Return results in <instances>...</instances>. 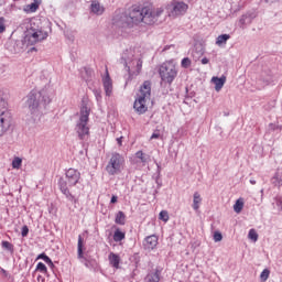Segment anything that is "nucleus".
I'll use <instances>...</instances> for the list:
<instances>
[{"instance_id": "obj_43", "label": "nucleus", "mask_w": 282, "mask_h": 282, "mask_svg": "<svg viewBox=\"0 0 282 282\" xmlns=\"http://www.w3.org/2000/svg\"><path fill=\"white\" fill-rule=\"evenodd\" d=\"M29 232H30V228L26 225H24L22 227L21 236L22 237H28Z\"/></svg>"}, {"instance_id": "obj_30", "label": "nucleus", "mask_w": 282, "mask_h": 282, "mask_svg": "<svg viewBox=\"0 0 282 282\" xmlns=\"http://www.w3.org/2000/svg\"><path fill=\"white\" fill-rule=\"evenodd\" d=\"M2 248L4 249V250H8V252H14V245L13 243H11L10 241H6V240H3L2 241Z\"/></svg>"}, {"instance_id": "obj_17", "label": "nucleus", "mask_w": 282, "mask_h": 282, "mask_svg": "<svg viewBox=\"0 0 282 282\" xmlns=\"http://www.w3.org/2000/svg\"><path fill=\"white\" fill-rule=\"evenodd\" d=\"M212 83H214L216 91H221L224 85H226V76L223 75L221 77H213Z\"/></svg>"}, {"instance_id": "obj_41", "label": "nucleus", "mask_w": 282, "mask_h": 282, "mask_svg": "<svg viewBox=\"0 0 282 282\" xmlns=\"http://www.w3.org/2000/svg\"><path fill=\"white\" fill-rule=\"evenodd\" d=\"M131 261H132V263H134L135 268H138V265H140V254L134 253L132 256V260Z\"/></svg>"}, {"instance_id": "obj_18", "label": "nucleus", "mask_w": 282, "mask_h": 282, "mask_svg": "<svg viewBox=\"0 0 282 282\" xmlns=\"http://www.w3.org/2000/svg\"><path fill=\"white\" fill-rule=\"evenodd\" d=\"M188 10V4L184 3V2H174L173 6V11L176 14H183L184 12H186Z\"/></svg>"}, {"instance_id": "obj_31", "label": "nucleus", "mask_w": 282, "mask_h": 282, "mask_svg": "<svg viewBox=\"0 0 282 282\" xmlns=\"http://www.w3.org/2000/svg\"><path fill=\"white\" fill-rule=\"evenodd\" d=\"M271 182H272L273 186H278V188H280V186H282V178H279V173L274 174V176L271 178Z\"/></svg>"}, {"instance_id": "obj_33", "label": "nucleus", "mask_w": 282, "mask_h": 282, "mask_svg": "<svg viewBox=\"0 0 282 282\" xmlns=\"http://www.w3.org/2000/svg\"><path fill=\"white\" fill-rule=\"evenodd\" d=\"M248 237L251 239V241H258L259 240V234H257V230L250 229Z\"/></svg>"}, {"instance_id": "obj_55", "label": "nucleus", "mask_w": 282, "mask_h": 282, "mask_svg": "<svg viewBox=\"0 0 282 282\" xmlns=\"http://www.w3.org/2000/svg\"><path fill=\"white\" fill-rule=\"evenodd\" d=\"M1 272H3L4 274H8V271H6L4 269H1Z\"/></svg>"}, {"instance_id": "obj_11", "label": "nucleus", "mask_w": 282, "mask_h": 282, "mask_svg": "<svg viewBox=\"0 0 282 282\" xmlns=\"http://www.w3.org/2000/svg\"><path fill=\"white\" fill-rule=\"evenodd\" d=\"M133 51L126 50L121 56V65H123L131 77V64L134 65L133 63Z\"/></svg>"}, {"instance_id": "obj_13", "label": "nucleus", "mask_w": 282, "mask_h": 282, "mask_svg": "<svg viewBox=\"0 0 282 282\" xmlns=\"http://www.w3.org/2000/svg\"><path fill=\"white\" fill-rule=\"evenodd\" d=\"M254 19H257V13L254 11H248L246 14H242L239 20L240 28L245 30L246 25H250Z\"/></svg>"}, {"instance_id": "obj_5", "label": "nucleus", "mask_w": 282, "mask_h": 282, "mask_svg": "<svg viewBox=\"0 0 282 282\" xmlns=\"http://www.w3.org/2000/svg\"><path fill=\"white\" fill-rule=\"evenodd\" d=\"M89 113H91V109L84 102L79 111V119L75 127L79 140H87V138H89V127H87L89 122Z\"/></svg>"}, {"instance_id": "obj_25", "label": "nucleus", "mask_w": 282, "mask_h": 282, "mask_svg": "<svg viewBox=\"0 0 282 282\" xmlns=\"http://www.w3.org/2000/svg\"><path fill=\"white\" fill-rule=\"evenodd\" d=\"M36 259H42V261H44V263H47L50 268H54V262L45 252L40 253Z\"/></svg>"}, {"instance_id": "obj_24", "label": "nucleus", "mask_w": 282, "mask_h": 282, "mask_svg": "<svg viewBox=\"0 0 282 282\" xmlns=\"http://www.w3.org/2000/svg\"><path fill=\"white\" fill-rule=\"evenodd\" d=\"M126 236L127 235L122 230H120V228H117L113 234V241H116V243H119V241H122Z\"/></svg>"}, {"instance_id": "obj_52", "label": "nucleus", "mask_w": 282, "mask_h": 282, "mask_svg": "<svg viewBox=\"0 0 282 282\" xmlns=\"http://www.w3.org/2000/svg\"><path fill=\"white\" fill-rule=\"evenodd\" d=\"M264 3H274V0H264Z\"/></svg>"}, {"instance_id": "obj_51", "label": "nucleus", "mask_w": 282, "mask_h": 282, "mask_svg": "<svg viewBox=\"0 0 282 282\" xmlns=\"http://www.w3.org/2000/svg\"><path fill=\"white\" fill-rule=\"evenodd\" d=\"M135 272H138V269H134L131 274V279H135Z\"/></svg>"}, {"instance_id": "obj_10", "label": "nucleus", "mask_w": 282, "mask_h": 282, "mask_svg": "<svg viewBox=\"0 0 282 282\" xmlns=\"http://www.w3.org/2000/svg\"><path fill=\"white\" fill-rule=\"evenodd\" d=\"M139 12L143 18L141 20V23H145V25H153V23L158 21V18L162 15V12H164V9L160 8V9H156V11H153L149 7L139 6Z\"/></svg>"}, {"instance_id": "obj_8", "label": "nucleus", "mask_w": 282, "mask_h": 282, "mask_svg": "<svg viewBox=\"0 0 282 282\" xmlns=\"http://www.w3.org/2000/svg\"><path fill=\"white\" fill-rule=\"evenodd\" d=\"M159 74L163 83H167V85H172L173 80L177 78V68L174 66L173 63L165 62L160 66Z\"/></svg>"}, {"instance_id": "obj_50", "label": "nucleus", "mask_w": 282, "mask_h": 282, "mask_svg": "<svg viewBox=\"0 0 282 282\" xmlns=\"http://www.w3.org/2000/svg\"><path fill=\"white\" fill-rule=\"evenodd\" d=\"M117 144H119V147H122V137L117 138Z\"/></svg>"}, {"instance_id": "obj_20", "label": "nucleus", "mask_w": 282, "mask_h": 282, "mask_svg": "<svg viewBox=\"0 0 282 282\" xmlns=\"http://www.w3.org/2000/svg\"><path fill=\"white\" fill-rule=\"evenodd\" d=\"M109 261L112 264V268H120V256H118L117 253L111 252L109 254Z\"/></svg>"}, {"instance_id": "obj_21", "label": "nucleus", "mask_w": 282, "mask_h": 282, "mask_svg": "<svg viewBox=\"0 0 282 282\" xmlns=\"http://www.w3.org/2000/svg\"><path fill=\"white\" fill-rule=\"evenodd\" d=\"M193 197L194 198H193L192 208L194 210H199V205L202 204V195H199L198 192H195Z\"/></svg>"}, {"instance_id": "obj_7", "label": "nucleus", "mask_w": 282, "mask_h": 282, "mask_svg": "<svg viewBox=\"0 0 282 282\" xmlns=\"http://www.w3.org/2000/svg\"><path fill=\"white\" fill-rule=\"evenodd\" d=\"M48 34L46 31H43L41 28L31 26L24 32V43L26 46L36 45L47 39Z\"/></svg>"}, {"instance_id": "obj_3", "label": "nucleus", "mask_w": 282, "mask_h": 282, "mask_svg": "<svg viewBox=\"0 0 282 282\" xmlns=\"http://www.w3.org/2000/svg\"><path fill=\"white\" fill-rule=\"evenodd\" d=\"M142 13L140 12V6H133L129 13H116L112 18V24L116 28H134L139 23H142Z\"/></svg>"}, {"instance_id": "obj_38", "label": "nucleus", "mask_w": 282, "mask_h": 282, "mask_svg": "<svg viewBox=\"0 0 282 282\" xmlns=\"http://www.w3.org/2000/svg\"><path fill=\"white\" fill-rule=\"evenodd\" d=\"M159 219H161V221H169V212L166 210L160 212Z\"/></svg>"}, {"instance_id": "obj_36", "label": "nucleus", "mask_w": 282, "mask_h": 282, "mask_svg": "<svg viewBox=\"0 0 282 282\" xmlns=\"http://www.w3.org/2000/svg\"><path fill=\"white\" fill-rule=\"evenodd\" d=\"M21 164H23V160L21 158H15L12 161V167L13 169H21Z\"/></svg>"}, {"instance_id": "obj_28", "label": "nucleus", "mask_w": 282, "mask_h": 282, "mask_svg": "<svg viewBox=\"0 0 282 282\" xmlns=\"http://www.w3.org/2000/svg\"><path fill=\"white\" fill-rule=\"evenodd\" d=\"M204 54V47L203 46H195V50L193 51L194 61H199V56Z\"/></svg>"}, {"instance_id": "obj_46", "label": "nucleus", "mask_w": 282, "mask_h": 282, "mask_svg": "<svg viewBox=\"0 0 282 282\" xmlns=\"http://www.w3.org/2000/svg\"><path fill=\"white\" fill-rule=\"evenodd\" d=\"M200 63H202V65H208V63H210V59H208L207 57H203L200 59Z\"/></svg>"}, {"instance_id": "obj_27", "label": "nucleus", "mask_w": 282, "mask_h": 282, "mask_svg": "<svg viewBox=\"0 0 282 282\" xmlns=\"http://www.w3.org/2000/svg\"><path fill=\"white\" fill-rule=\"evenodd\" d=\"M135 158L137 160H140L141 163L147 164V162H149V155L148 154H144V152L142 151H138L135 153Z\"/></svg>"}, {"instance_id": "obj_19", "label": "nucleus", "mask_w": 282, "mask_h": 282, "mask_svg": "<svg viewBox=\"0 0 282 282\" xmlns=\"http://www.w3.org/2000/svg\"><path fill=\"white\" fill-rule=\"evenodd\" d=\"M115 223L119 226H124V224H127V215H124V212H118L116 214Z\"/></svg>"}, {"instance_id": "obj_47", "label": "nucleus", "mask_w": 282, "mask_h": 282, "mask_svg": "<svg viewBox=\"0 0 282 282\" xmlns=\"http://www.w3.org/2000/svg\"><path fill=\"white\" fill-rule=\"evenodd\" d=\"M160 138V132H153L151 135V140H158Z\"/></svg>"}, {"instance_id": "obj_23", "label": "nucleus", "mask_w": 282, "mask_h": 282, "mask_svg": "<svg viewBox=\"0 0 282 282\" xmlns=\"http://www.w3.org/2000/svg\"><path fill=\"white\" fill-rule=\"evenodd\" d=\"M84 246H85V242L83 240V236H78V243H77L78 259H83L84 257V251H83Z\"/></svg>"}, {"instance_id": "obj_14", "label": "nucleus", "mask_w": 282, "mask_h": 282, "mask_svg": "<svg viewBox=\"0 0 282 282\" xmlns=\"http://www.w3.org/2000/svg\"><path fill=\"white\" fill-rule=\"evenodd\" d=\"M156 246H158V236L155 235L148 236L143 241L144 250H155Z\"/></svg>"}, {"instance_id": "obj_15", "label": "nucleus", "mask_w": 282, "mask_h": 282, "mask_svg": "<svg viewBox=\"0 0 282 282\" xmlns=\"http://www.w3.org/2000/svg\"><path fill=\"white\" fill-rule=\"evenodd\" d=\"M162 275V271L160 269H155L147 274L144 278V282H160V276Z\"/></svg>"}, {"instance_id": "obj_45", "label": "nucleus", "mask_w": 282, "mask_h": 282, "mask_svg": "<svg viewBox=\"0 0 282 282\" xmlns=\"http://www.w3.org/2000/svg\"><path fill=\"white\" fill-rule=\"evenodd\" d=\"M140 69H142V61L139 58L137 61V72H140Z\"/></svg>"}, {"instance_id": "obj_34", "label": "nucleus", "mask_w": 282, "mask_h": 282, "mask_svg": "<svg viewBox=\"0 0 282 282\" xmlns=\"http://www.w3.org/2000/svg\"><path fill=\"white\" fill-rule=\"evenodd\" d=\"M37 272H42V274H47V267L43 262H39L36 265Z\"/></svg>"}, {"instance_id": "obj_39", "label": "nucleus", "mask_w": 282, "mask_h": 282, "mask_svg": "<svg viewBox=\"0 0 282 282\" xmlns=\"http://www.w3.org/2000/svg\"><path fill=\"white\" fill-rule=\"evenodd\" d=\"M156 166H158V171H156L158 176L155 178V183L158 184V186L160 188V186H162V182H160V173L162 172V166H160V164H158V163H156Z\"/></svg>"}, {"instance_id": "obj_6", "label": "nucleus", "mask_w": 282, "mask_h": 282, "mask_svg": "<svg viewBox=\"0 0 282 282\" xmlns=\"http://www.w3.org/2000/svg\"><path fill=\"white\" fill-rule=\"evenodd\" d=\"M13 124L14 119L12 118V112L8 110V101L0 97V138L6 135Z\"/></svg>"}, {"instance_id": "obj_16", "label": "nucleus", "mask_w": 282, "mask_h": 282, "mask_svg": "<svg viewBox=\"0 0 282 282\" xmlns=\"http://www.w3.org/2000/svg\"><path fill=\"white\" fill-rule=\"evenodd\" d=\"M104 89L106 91V96H111V89H113V84L111 83L109 70L107 69H106V77L104 78Z\"/></svg>"}, {"instance_id": "obj_56", "label": "nucleus", "mask_w": 282, "mask_h": 282, "mask_svg": "<svg viewBox=\"0 0 282 282\" xmlns=\"http://www.w3.org/2000/svg\"><path fill=\"white\" fill-rule=\"evenodd\" d=\"M131 162H132V164H135V162H138V161H135V159H133Z\"/></svg>"}, {"instance_id": "obj_22", "label": "nucleus", "mask_w": 282, "mask_h": 282, "mask_svg": "<svg viewBox=\"0 0 282 282\" xmlns=\"http://www.w3.org/2000/svg\"><path fill=\"white\" fill-rule=\"evenodd\" d=\"M90 10L91 12H94V14H102V12H105V9L102 7H100V2H93L90 4Z\"/></svg>"}, {"instance_id": "obj_32", "label": "nucleus", "mask_w": 282, "mask_h": 282, "mask_svg": "<svg viewBox=\"0 0 282 282\" xmlns=\"http://www.w3.org/2000/svg\"><path fill=\"white\" fill-rule=\"evenodd\" d=\"M39 10V2H32L25 9L26 12H36Z\"/></svg>"}, {"instance_id": "obj_49", "label": "nucleus", "mask_w": 282, "mask_h": 282, "mask_svg": "<svg viewBox=\"0 0 282 282\" xmlns=\"http://www.w3.org/2000/svg\"><path fill=\"white\" fill-rule=\"evenodd\" d=\"M276 207L281 208V210H282V198L281 197L276 198Z\"/></svg>"}, {"instance_id": "obj_48", "label": "nucleus", "mask_w": 282, "mask_h": 282, "mask_svg": "<svg viewBox=\"0 0 282 282\" xmlns=\"http://www.w3.org/2000/svg\"><path fill=\"white\" fill-rule=\"evenodd\" d=\"M110 204H118V197L116 195L111 196Z\"/></svg>"}, {"instance_id": "obj_26", "label": "nucleus", "mask_w": 282, "mask_h": 282, "mask_svg": "<svg viewBox=\"0 0 282 282\" xmlns=\"http://www.w3.org/2000/svg\"><path fill=\"white\" fill-rule=\"evenodd\" d=\"M229 39L230 34H220L216 40V45H224L229 41Z\"/></svg>"}, {"instance_id": "obj_40", "label": "nucleus", "mask_w": 282, "mask_h": 282, "mask_svg": "<svg viewBox=\"0 0 282 282\" xmlns=\"http://www.w3.org/2000/svg\"><path fill=\"white\" fill-rule=\"evenodd\" d=\"M221 239H224V236L221 235V232L215 231L214 232V241L217 243V242L221 241Z\"/></svg>"}, {"instance_id": "obj_37", "label": "nucleus", "mask_w": 282, "mask_h": 282, "mask_svg": "<svg viewBox=\"0 0 282 282\" xmlns=\"http://www.w3.org/2000/svg\"><path fill=\"white\" fill-rule=\"evenodd\" d=\"M260 279L262 282L268 281V279H270V271L264 269L260 274Z\"/></svg>"}, {"instance_id": "obj_54", "label": "nucleus", "mask_w": 282, "mask_h": 282, "mask_svg": "<svg viewBox=\"0 0 282 282\" xmlns=\"http://www.w3.org/2000/svg\"><path fill=\"white\" fill-rule=\"evenodd\" d=\"M31 52H36V47H31Z\"/></svg>"}, {"instance_id": "obj_35", "label": "nucleus", "mask_w": 282, "mask_h": 282, "mask_svg": "<svg viewBox=\"0 0 282 282\" xmlns=\"http://www.w3.org/2000/svg\"><path fill=\"white\" fill-rule=\"evenodd\" d=\"M191 58L184 57L181 62V67H183L184 69H188V67H191Z\"/></svg>"}, {"instance_id": "obj_2", "label": "nucleus", "mask_w": 282, "mask_h": 282, "mask_svg": "<svg viewBox=\"0 0 282 282\" xmlns=\"http://www.w3.org/2000/svg\"><path fill=\"white\" fill-rule=\"evenodd\" d=\"M78 182H80V172L72 167L66 171L65 177H59L57 181L61 193L65 195L68 202H73V204H76L78 199H76V196L69 191V187L76 186Z\"/></svg>"}, {"instance_id": "obj_12", "label": "nucleus", "mask_w": 282, "mask_h": 282, "mask_svg": "<svg viewBox=\"0 0 282 282\" xmlns=\"http://www.w3.org/2000/svg\"><path fill=\"white\" fill-rule=\"evenodd\" d=\"M25 41L24 40H9L6 44L4 47L7 50H10L13 54H17L18 52H21L23 47L25 46Z\"/></svg>"}, {"instance_id": "obj_4", "label": "nucleus", "mask_w": 282, "mask_h": 282, "mask_svg": "<svg viewBox=\"0 0 282 282\" xmlns=\"http://www.w3.org/2000/svg\"><path fill=\"white\" fill-rule=\"evenodd\" d=\"M139 91L141 95L134 100L133 109L139 116H142L149 111V107H147V98H151V80L143 82Z\"/></svg>"}, {"instance_id": "obj_9", "label": "nucleus", "mask_w": 282, "mask_h": 282, "mask_svg": "<svg viewBox=\"0 0 282 282\" xmlns=\"http://www.w3.org/2000/svg\"><path fill=\"white\" fill-rule=\"evenodd\" d=\"M124 164V156L118 152H113L108 165L106 166V171L110 175H118L122 173V165Z\"/></svg>"}, {"instance_id": "obj_53", "label": "nucleus", "mask_w": 282, "mask_h": 282, "mask_svg": "<svg viewBox=\"0 0 282 282\" xmlns=\"http://www.w3.org/2000/svg\"><path fill=\"white\" fill-rule=\"evenodd\" d=\"M249 182H250V184H252V185L257 184V181H256V180H252V178H251Z\"/></svg>"}, {"instance_id": "obj_29", "label": "nucleus", "mask_w": 282, "mask_h": 282, "mask_svg": "<svg viewBox=\"0 0 282 282\" xmlns=\"http://www.w3.org/2000/svg\"><path fill=\"white\" fill-rule=\"evenodd\" d=\"M234 210L235 213H241V210H243V199L242 198H238L234 205Z\"/></svg>"}, {"instance_id": "obj_42", "label": "nucleus", "mask_w": 282, "mask_h": 282, "mask_svg": "<svg viewBox=\"0 0 282 282\" xmlns=\"http://www.w3.org/2000/svg\"><path fill=\"white\" fill-rule=\"evenodd\" d=\"M4 30H6V18L0 17V34H3Z\"/></svg>"}, {"instance_id": "obj_1", "label": "nucleus", "mask_w": 282, "mask_h": 282, "mask_svg": "<svg viewBox=\"0 0 282 282\" xmlns=\"http://www.w3.org/2000/svg\"><path fill=\"white\" fill-rule=\"evenodd\" d=\"M51 102L52 99L47 96L45 90H32L28 95L26 107H29V111L33 118H41V116H45V113H47V106Z\"/></svg>"}, {"instance_id": "obj_44", "label": "nucleus", "mask_w": 282, "mask_h": 282, "mask_svg": "<svg viewBox=\"0 0 282 282\" xmlns=\"http://www.w3.org/2000/svg\"><path fill=\"white\" fill-rule=\"evenodd\" d=\"M276 129H280L279 126H276L274 123L269 124V131H276Z\"/></svg>"}]
</instances>
